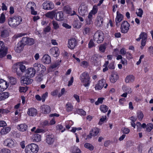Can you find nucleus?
I'll return each instance as SVG.
<instances>
[{
  "label": "nucleus",
  "mask_w": 153,
  "mask_h": 153,
  "mask_svg": "<svg viewBox=\"0 0 153 153\" xmlns=\"http://www.w3.org/2000/svg\"><path fill=\"white\" fill-rule=\"evenodd\" d=\"M77 44L76 39L74 38H72L68 41V47L72 49L76 46Z\"/></svg>",
  "instance_id": "9d476101"
},
{
  "label": "nucleus",
  "mask_w": 153,
  "mask_h": 153,
  "mask_svg": "<svg viewBox=\"0 0 153 153\" xmlns=\"http://www.w3.org/2000/svg\"><path fill=\"white\" fill-rule=\"evenodd\" d=\"M10 128L9 127H7L2 129L0 131L1 134H7L10 131Z\"/></svg>",
  "instance_id": "c9c22d12"
},
{
  "label": "nucleus",
  "mask_w": 153,
  "mask_h": 153,
  "mask_svg": "<svg viewBox=\"0 0 153 153\" xmlns=\"http://www.w3.org/2000/svg\"><path fill=\"white\" fill-rule=\"evenodd\" d=\"M48 92H46L42 95V102H44L45 101V98L48 97Z\"/></svg>",
  "instance_id": "052dcab7"
},
{
  "label": "nucleus",
  "mask_w": 153,
  "mask_h": 153,
  "mask_svg": "<svg viewBox=\"0 0 153 153\" xmlns=\"http://www.w3.org/2000/svg\"><path fill=\"white\" fill-rule=\"evenodd\" d=\"M9 96V94L7 92L0 93V100H4L7 98Z\"/></svg>",
  "instance_id": "c756f323"
},
{
  "label": "nucleus",
  "mask_w": 153,
  "mask_h": 153,
  "mask_svg": "<svg viewBox=\"0 0 153 153\" xmlns=\"http://www.w3.org/2000/svg\"><path fill=\"white\" fill-rule=\"evenodd\" d=\"M97 58V57L96 55H94L91 57V59L92 62H95V61H96Z\"/></svg>",
  "instance_id": "e2e57ef3"
},
{
  "label": "nucleus",
  "mask_w": 153,
  "mask_h": 153,
  "mask_svg": "<svg viewBox=\"0 0 153 153\" xmlns=\"http://www.w3.org/2000/svg\"><path fill=\"white\" fill-rule=\"evenodd\" d=\"M106 44H103L100 45L99 48V50L101 52H104L106 48Z\"/></svg>",
  "instance_id": "c03bdc74"
},
{
  "label": "nucleus",
  "mask_w": 153,
  "mask_h": 153,
  "mask_svg": "<svg viewBox=\"0 0 153 153\" xmlns=\"http://www.w3.org/2000/svg\"><path fill=\"white\" fill-rule=\"evenodd\" d=\"M123 16L118 11L117 12V16L115 19L116 25L117 26H119L118 23L123 19Z\"/></svg>",
  "instance_id": "a211bd4d"
},
{
  "label": "nucleus",
  "mask_w": 153,
  "mask_h": 153,
  "mask_svg": "<svg viewBox=\"0 0 153 153\" xmlns=\"http://www.w3.org/2000/svg\"><path fill=\"white\" fill-rule=\"evenodd\" d=\"M28 38L23 37L22 38L21 41L19 42H21L22 44L24 46L27 45L28 42Z\"/></svg>",
  "instance_id": "a18cd8bd"
},
{
  "label": "nucleus",
  "mask_w": 153,
  "mask_h": 153,
  "mask_svg": "<svg viewBox=\"0 0 153 153\" xmlns=\"http://www.w3.org/2000/svg\"><path fill=\"white\" fill-rule=\"evenodd\" d=\"M71 7L68 5L65 6L63 8V11L66 13L70 14L71 13Z\"/></svg>",
  "instance_id": "4c0bfd02"
},
{
  "label": "nucleus",
  "mask_w": 153,
  "mask_h": 153,
  "mask_svg": "<svg viewBox=\"0 0 153 153\" xmlns=\"http://www.w3.org/2000/svg\"><path fill=\"white\" fill-rule=\"evenodd\" d=\"M134 77L132 75H131L128 76L125 79L126 82L127 83L132 82L134 80Z\"/></svg>",
  "instance_id": "bb28decb"
},
{
  "label": "nucleus",
  "mask_w": 153,
  "mask_h": 153,
  "mask_svg": "<svg viewBox=\"0 0 153 153\" xmlns=\"http://www.w3.org/2000/svg\"><path fill=\"white\" fill-rule=\"evenodd\" d=\"M23 83L24 84L28 85L31 84L33 81V80L28 77H24L22 80Z\"/></svg>",
  "instance_id": "7c9ffc66"
},
{
  "label": "nucleus",
  "mask_w": 153,
  "mask_h": 153,
  "mask_svg": "<svg viewBox=\"0 0 153 153\" xmlns=\"http://www.w3.org/2000/svg\"><path fill=\"white\" fill-rule=\"evenodd\" d=\"M82 128H73L71 130L73 133H75L76 131H78L81 130Z\"/></svg>",
  "instance_id": "69168bd1"
},
{
  "label": "nucleus",
  "mask_w": 153,
  "mask_h": 153,
  "mask_svg": "<svg viewBox=\"0 0 153 153\" xmlns=\"http://www.w3.org/2000/svg\"><path fill=\"white\" fill-rule=\"evenodd\" d=\"M7 48L5 45L4 43L0 41V57L2 58L5 56L7 53Z\"/></svg>",
  "instance_id": "423d86ee"
},
{
  "label": "nucleus",
  "mask_w": 153,
  "mask_h": 153,
  "mask_svg": "<svg viewBox=\"0 0 153 153\" xmlns=\"http://www.w3.org/2000/svg\"><path fill=\"white\" fill-rule=\"evenodd\" d=\"M27 89L28 88L27 87H20L19 91L20 92H25Z\"/></svg>",
  "instance_id": "603ef678"
},
{
  "label": "nucleus",
  "mask_w": 153,
  "mask_h": 153,
  "mask_svg": "<svg viewBox=\"0 0 153 153\" xmlns=\"http://www.w3.org/2000/svg\"><path fill=\"white\" fill-rule=\"evenodd\" d=\"M153 125L151 123H149L146 125V130L148 132H150L151 131L153 128Z\"/></svg>",
  "instance_id": "49530a36"
},
{
  "label": "nucleus",
  "mask_w": 153,
  "mask_h": 153,
  "mask_svg": "<svg viewBox=\"0 0 153 153\" xmlns=\"http://www.w3.org/2000/svg\"><path fill=\"white\" fill-rule=\"evenodd\" d=\"M144 39H143L142 40L141 42V46L140 47L142 49L143 48V47L145 45L146 43V41L147 39H146V36L145 35H144Z\"/></svg>",
  "instance_id": "de8ad7c7"
},
{
  "label": "nucleus",
  "mask_w": 153,
  "mask_h": 153,
  "mask_svg": "<svg viewBox=\"0 0 153 153\" xmlns=\"http://www.w3.org/2000/svg\"><path fill=\"white\" fill-rule=\"evenodd\" d=\"M122 88L127 93H130L131 92V88L128 87H126L125 86H123L122 87Z\"/></svg>",
  "instance_id": "8fccbe9b"
},
{
  "label": "nucleus",
  "mask_w": 153,
  "mask_h": 153,
  "mask_svg": "<svg viewBox=\"0 0 153 153\" xmlns=\"http://www.w3.org/2000/svg\"><path fill=\"white\" fill-rule=\"evenodd\" d=\"M50 53L55 57H57L59 55V52L58 48L53 47L50 50Z\"/></svg>",
  "instance_id": "ddd939ff"
},
{
  "label": "nucleus",
  "mask_w": 153,
  "mask_h": 153,
  "mask_svg": "<svg viewBox=\"0 0 153 153\" xmlns=\"http://www.w3.org/2000/svg\"><path fill=\"white\" fill-rule=\"evenodd\" d=\"M43 9L45 10H51L54 8V5L52 3L44 2L42 4Z\"/></svg>",
  "instance_id": "f8f14e48"
},
{
  "label": "nucleus",
  "mask_w": 153,
  "mask_h": 153,
  "mask_svg": "<svg viewBox=\"0 0 153 153\" xmlns=\"http://www.w3.org/2000/svg\"><path fill=\"white\" fill-rule=\"evenodd\" d=\"M143 11L142 9L139 8L138 10L136 12V13L137 14V16L140 17H141L142 16V15L143 14Z\"/></svg>",
  "instance_id": "3c124183"
},
{
  "label": "nucleus",
  "mask_w": 153,
  "mask_h": 153,
  "mask_svg": "<svg viewBox=\"0 0 153 153\" xmlns=\"http://www.w3.org/2000/svg\"><path fill=\"white\" fill-rule=\"evenodd\" d=\"M36 127H33L31 129V131H34L35 133H44L45 132V130L43 129L37 128L36 130Z\"/></svg>",
  "instance_id": "72a5a7b5"
},
{
  "label": "nucleus",
  "mask_w": 153,
  "mask_h": 153,
  "mask_svg": "<svg viewBox=\"0 0 153 153\" xmlns=\"http://www.w3.org/2000/svg\"><path fill=\"white\" fill-rule=\"evenodd\" d=\"M34 5L33 3L31 2H29L26 6V9L27 10H29L30 9L31 10V14L33 15H35L37 14V12L34 10L33 6Z\"/></svg>",
  "instance_id": "4468645a"
},
{
  "label": "nucleus",
  "mask_w": 153,
  "mask_h": 153,
  "mask_svg": "<svg viewBox=\"0 0 153 153\" xmlns=\"http://www.w3.org/2000/svg\"><path fill=\"white\" fill-rule=\"evenodd\" d=\"M56 18L57 20L62 21L64 19L63 13L62 11H59L56 13Z\"/></svg>",
  "instance_id": "393cba45"
},
{
  "label": "nucleus",
  "mask_w": 153,
  "mask_h": 153,
  "mask_svg": "<svg viewBox=\"0 0 153 153\" xmlns=\"http://www.w3.org/2000/svg\"><path fill=\"white\" fill-rule=\"evenodd\" d=\"M13 69L14 71L16 72L17 75L19 76L21 75L22 72H24L25 71L26 67L23 64L18 63L13 65Z\"/></svg>",
  "instance_id": "f03ea898"
},
{
  "label": "nucleus",
  "mask_w": 153,
  "mask_h": 153,
  "mask_svg": "<svg viewBox=\"0 0 153 153\" xmlns=\"http://www.w3.org/2000/svg\"><path fill=\"white\" fill-rule=\"evenodd\" d=\"M5 21L4 15L3 13H2L0 17V23H3Z\"/></svg>",
  "instance_id": "4d7b16f0"
},
{
  "label": "nucleus",
  "mask_w": 153,
  "mask_h": 153,
  "mask_svg": "<svg viewBox=\"0 0 153 153\" xmlns=\"http://www.w3.org/2000/svg\"><path fill=\"white\" fill-rule=\"evenodd\" d=\"M100 129L97 128H92L90 131L89 134H98V133H100Z\"/></svg>",
  "instance_id": "58836bf2"
},
{
  "label": "nucleus",
  "mask_w": 153,
  "mask_h": 153,
  "mask_svg": "<svg viewBox=\"0 0 153 153\" xmlns=\"http://www.w3.org/2000/svg\"><path fill=\"white\" fill-rule=\"evenodd\" d=\"M104 99V98L103 97H100L98 98L97 101L95 102V105H97L100 103H102Z\"/></svg>",
  "instance_id": "5fc2aeb1"
},
{
  "label": "nucleus",
  "mask_w": 153,
  "mask_h": 153,
  "mask_svg": "<svg viewBox=\"0 0 153 153\" xmlns=\"http://www.w3.org/2000/svg\"><path fill=\"white\" fill-rule=\"evenodd\" d=\"M103 20L102 16H97L95 22V25L97 27H101L103 26Z\"/></svg>",
  "instance_id": "9b49d317"
},
{
  "label": "nucleus",
  "mask_w": 153,
  "mask_h": 153,
  "mask_svg": "<svg viewBox=\"0 0 153 153\" xmlns=\"http://www.w3.org/2000/svg\"><path fill=\"white\" fill-rule=\"evenodd\" d=\"M136 125L137 127L138 130L140 129V128H141V124L140 122H137Z\"/></svg>",
  "instance_id": "774afa93"
},
{
  "label": "nucleus",
  "mask_w": 153,
  "mask_h": 153,
  "mask_svg": "<svg viewBox=\"0 0 153 153\" xmlns=\"http://www.w3.org/2000/svg\"><path fill=\"white\" fill-rule=\"evenodd\" d=\"M7 82L4 80L0 79V91H4L7 88Z\"/></svg>",
  "instance_id": "4be33fe9"
},
{
  "label": "nucleus",
  "mask_w": 153,
  "mask_h": 153,
  "mask_svg": "<svg viewBox=\"0 0 153 153\" xmlns=\"http://www.w3.org/2000/svg\"><path fill=\"white\" fill-rule=\"evenodd\" d=\"M24 47V46L22 44L21 42H19L15 47V51L18 53H20L22 51Z\"/></svg>",
  "instance_id": "a878e982"
},
{
  "label": "nucleus",
  "mask_w": 153,
  "mask_h": 153,
  "mask_svg": "<svg viewBox=\"0 0 153 153\" xmlns=\"http://www.w3.org/2000/svg\"><path fill=\"white\" fill-rule=\"evenodd\" d=\"M4 146L11 148L13 146L14 142L12 139L9 138L4 140Z\"/></svg>",
  "instance_id": "f3484780"
},
{
  "label": "nucleus",
  "mask_w": 153,
  "mask_h": 153,
  "mask_svg": "<svg viewBox=\"0 0 153 153\" xmlns=\"http://www.w3.org/2000/svg\"><path fill=\"white\" fill-rule=\"evenodd\" d=\"M22 20L20 16H14L9 19L8 24L11 27H16L20 24Z\"/></svg>",
  "instance_id": "f257e3e1"
},
{
  "label": "nucleus",
  "mask_w": 153,
  "mask_h": 153,
  "mask_svg": "<svg viewBox=\"0 0 153 153\" xmlns=\"http://www.w3.org/2000/svg\"><path fill=\"white\" fill-rule=\"evenodd\" d=\"M1 31V36L2 38H5L9 35V32L8 28L4 27H0Z\"/></svg>",
  "instance_id": "1a4fd4ad"
},
{
  "label": "nucleus",
  "mask_w": 153,
  "mask_h": 153,
  "mask_svg": "<svg viewBox=\"0 0 153 153\" xmlns=\"http://www.w3.org/2000/svg\"><path fill=\"white\" fill-rule=\"evenodd\" d=\"M43 76L42 75H38L36 77V79L39 82H40L43 80Z\"/></svg>",
  "instance_id": "13d9d810"
},
{
  "label": "nucleus",
  "mask_w": 153,
  "mask_h": 153,
  "mask_svg": "<svg viewBox=\"0 0 153 153\" xmlns=\"http://www.w3.org/2000/svg\"><path fill=\"white\" fill-rule=\"evenodd\" d=\"M76 113L81 115L85 116L86 115V112L82 109H78L76 111Z\"/></svg>",
  "instance_id": "ea45409f"
},
{
  "label": "nucleus",
  "mask_w": 153,
  "mask_h": 153,
  "mask_svg": "<svg viewBox=\"0 0 153 153\" xmlns=\"http://www.w3.org/2000/svg\"><path fill=\"white\" fill-rule=\"evenodd\" d=\"M70 151L72 153H81V151L77 147L74 146L71 148Z\"/></svg>",
  "instance_id": "473e14b6"
},
{
  "label": "nucleus",
  "mask_w": 153,
  "mask_h": 153,
  "mask_svg": "<svg viewBox=\"0 0 153 153\" xmlns=\"http://www.w3.org/2000/svg\"><path fill=\"white\" fill-rule=\"evenodd\" d=\"M100 108L101 111L103 113L107 112L108 110V107L105 105H102L100 106Z\"/></svg>",
  "instance_id": "79ce46f5"
},
{
  "label": "nucleus",
  "mask_w": 153,
  "mask_h": 153,
  "mask_svg": "<svg viewBox=\"0 0 153 153\" xmlns=\"http://www.w3.org/2000/svg\"><path fill=\"white\" fill-rule=\"evenodd\" d=\"M7 124L4 121H0V126L4 127L6 126Z\"/></svg>",
  "instance_id": "338daca9"
},
{
  "label": "nucleus",
  "mask_w": 153,
  "mask_h": 153,
  "mask_svg": "<svg viewBox=\"0 0 153 153\" xmlns=\"http://www.w3.org/2000/svg\"><path fill=\"white\" fill-rule=\"evenodd\" d=\"M27 114L29 116L33 117L36 116L37 111L34 108H31L28 109Z\"/></svg>",
  "instance_id": "5701e85b"
},
{
  "label": "nucleus",
  "mask_w": 153,
  "mask_h": 153,
  "mask_svg": "<svg viewBox=\"0 0 153 153\" xmlns=\"http://www.w3.org/2000/svg\"><path fill=\"white\" fill-rule=\"evenodd\" d=\"M87 6L85 4H81L78 9L79 14L82 16H84L87 13Z\"/></svg>",
  "instance_id": "6e6552de"
},
{
  "label": "nucleus",
  "mask_w": 153,
  "mask_h": 153,
  "mask_svg": "<svg viewBox=\"0 0 153 153\" xmlns=\"http://www.w3.org/2000/svg\"><path fill=\"white\" fill-rule=\"evenodd\" d=\"M41 136L40 134H34L32 137V140L34 142H39L41 140Z\"/></svg>",
  "instance_id": "c85d7f7f"
},
{
  "label": "nucleus",
  "mask_w": 153,
  "mask_h": 153,
  "mask_svg": "<svg viewBox=\"0 0 153 153\" xmlns=\"http://www.w3.org/2000/svg\"><path fill=\"white\" fill-rule=\"evenodd\" d=\"M118 79V76L116 72L113 71L112 72L111 77L110 78V82L111 83H114L117 81Z\"/></svg>",
  "instance_id": "aec40b11"
},
{
  "label": "nucleus",
  "mask_w": 153,
  "mask_h": 153,
  "mask_svg": "<svg viewBox=\"0 0 153 153\" xmlns=\"http://www.w3.org/2000/svg\"><path fill=\"white\" fill-rule=\"evenodd\" d=\"M106 116H102V117L100 119L98 124L100 125H101L102 124L103 122L106 119Z\"/></svg>",
  "instance_id": "6e6d98bb"
},
{
  "label": "nucleus",
  "mask_w": 153,
  "mask_h": 153,
  "mask_svg": "<svg viewBox=\"0 0 153 153\" xmlns=\"http://www.w3.org/2000/svg\"><path fill=\"white\" fill-rule=\"evenodd\" d=\"M58 90L57 89H56L53 91L51 92V95L54 96L57 95L58 92Z\"/></svg>",
  "instance_id": "0e129e2a"
},
{
  "label": "nucleus",
  "mask_w": 153,
  "mask_h": 153,
  "mask_svg": "<svg viewBox=\"0 0 153 153\" xmlns=\"http://www.w3.org/2000/svg\"><path fill=\"white\" fill-rule=\"evenodd\" d=\"M94 15V14H93V13H92V12H90L89 13V14L88 16V18L89 19V22L88 21L87 22V24H91V23L92 22L91 21V19L92 18L93 15Z\"/></svg>",
  "instance_id": "09e8293b"
},
{
  "label": "nucleus",
  "mask_w": 153,
  "mask_h": 153,
  "mask_svg": "<svg viewBox=\"0 0 153 153\" xmlns=\"http://www.w3.org/2000/svg\"><path fill=\"white\" fill-rule=\"evenodd\" d=\"M67 107V111L68 112H70L72 111L73 108V106L71 103L68 102L66 105Z\"/></svg>",
  "instance_id": "a19ab883"
},
{
  "label": "nucleus",
  "mask_w": 153,
  "mask_h": 153,
  "mask_svg": "<svg viewBox=\"0 0 153 153\" xmlns=\"http://www.w3.org/2000/svg\"><path fill=\"white\" fill-rule=\"evenodd\" d=\"M34 68H30L28 69L27 74L28 77H33L36 73V71Z\"/></svg>",
  "instance_id": "dca6fc26"
},
{
  "label": "nucleus",
  "mask_w": 153,
  "mask_h": 153,
  "mask_svg": "<svg viewBox=\"0 0 153 153\" xmlns=\"http://www.w3.org/2000/svg\"><path fill=\"white\" fill-rule=\"evenodd\" d=\"M54 136L53 134H48L46 136V140L49 144L53 143L54 141Z\"/></svg>",
  "instance_id": "b1692460"
},
{
  "label": "nucleus",
  "mask_w": 153,
  "mask_h": 153,
  "mask_svg": "<svg viewBox=\"0 0 153 153\" xmlns=\"http://www.w3.org/2000/svg\"><path fill=\"white\" fill-rule=\"evenodd\" d=\"M56 14V11L55 10L47 13L46 14V16L47 17L53 19Z\"/></svg>",
  "instance_id": "f704fd0d"
},
{
  "label": "nucleus",
  "mask_w": 153,
  "mask_h": 153,
  "mask_svg": "<svg viewBox=\"0 0 153 153\" xmlns=\"http://www.w3.org/2000/svg\"><path fill=\"white\" fill-rule=\"evenodd\" d=\"M130 26L129 24L127 21H123L120 27L121 32L123 33H126L128 31Z\"/></svg>",
  "instance_id": "0eeeda50"
},
{
  "label": "nucleus",
  "mask_w": 153,
  "mask_h": 153,
  "mask_svg": "<svg viewBox=\"0 0 153 153\" xmlns=\"http://www.w3.org/2000/svg\"><path fill=\"white\" fill-rule=\"evenodd\" d=\"M17 128L19 131H24L26 130L27 128V126L25 124H22L19 125L17 127Z\"/></svg>",
  "instance_id": "2f4dec72"
},
{
  "label": "nucleus",
  "mask_w": 153,
  "mask_h": 153,
  "mask_svg": "<svg viewBox=\"0 0 153 153\" xmlns=\"http://www.w3.org/2000/svg\"><path fill=\"white\" fill-rule=\"evenodd\" d=\"M84 146L85 148L88 149L91 151L93 150L94 149V146L91 144L88 143H85L84 145Z\"/></svg>",
  "instance_id": "37998d69"
},
{
  "label": "nucleus",
  "mask_w": 153,
  "mask_h": 153,
  "mask_svg": "<svg viewBox=\"0 0 153 153\" xmlns=\"http://www.w3.org/2000/svg\"><path fill=\"white\" fill-rule=\"evenodd\" d=\"M122 132L123 134H128L130 131L129 129L125 128H124L122 130Z\"/></svg>",
  "instance_id": "680f3d73"
},
{
  "label": "nucleus",
  "mask_w": 153,
  "mask_h": 153,
  "mask_svg": "<svg viewBox=\"0 0 153 153\" xmlns=\"http://www.w3.org/2000/svg\"><path fill=\"white\" fill-rule=\"evenodd\" d=\"M42 60V62L45 64H49L51 61V58L48 54H45L44 55Z\"/></svg>",
  "instance_id": "6ab92c4d"
},
{
  "label": "nucleus",
  "mask_w": 153,
  "mask_h": 153,
  "mask_svg": "<svg viewBox=\"0 0 153 153\" xmlns=\"http://www.w3.org/2000/svg\"><path fill=\"white\" fill-rule=\"evenodd\" d=\"M137 117L139 121H141L144 117V114L143 112L140 111L137 112Z\"/></svg>",
  "instance_id": "e433bc0d"
},
{
  "label": "nucleus",
  "mask_w": 153,
  "mask_h": 153,
  "mask_svg": "<svg viewBox=\"0 0 153 153\" xmlns=\"http://www.w3.org/2000/svg\"><path fill=\"white\" fill-rule=\"evenodd\" d=\"M28 42H27V45H31L34 44V40L32 38H28Z\"/></svg>",
  "instance_id": "864d4df0"
},
{
  "label": "nucleus",
  "mask_w": 153,
  "mask_h": 153,
  "mask_svg": "<svg viewBox=\"0 0 153 153\" xmlns=\"http://www.w3.org/2000/svg\"><path fill=\"white\" fill-rule=\"evenodd\" d=\"M39 150L37 145L34 143H31L27 146L25 148L26 153H37Z\"/></svg>",
  "instance_id": "20e7f679"
},
{
  "label": "nucleus",
  "mask_w": 153,
  "mask_h": 153,
  "mask_svg": "<svg viewBox=\"0 0 153 153\" xmlns=\"http://www.w3.org/2000/svg\"><path fill=\"white\" fill-rule=\"evenodd\" d=\"M53 26L54 28L55 29H57L58 28H59V26L57 22L56 21H53Z\"/></svg>",
  "instance_id": "bf43d9fd"
},
{
  "label": "nucleus",
  "mask_w": 153,
  "mask_h": 153,
  "mask_svg": "<svg viewBox=\"0 0 153 153\" xmlns=\"http://www.w3.org/2000/svg\"><path fill=\"white\" fill-rule=\"evenodd\" d=\"M34 68L35 70H37V71H44L46 70L45 66L38 63H36L34 64Z\"/></svg>",
  "instance_id": "2eb2a0df"
},
{
  "label": "nucleus",
  "mask_w": 153,
  "mask_h": 153,
  "mask_svg": "<svg viewBox=\"0 0 153 153\" xmlns=\"http://www.w3.org/2000/svg\"><path fill=\"white\" fill-rule=\"evenodd\" d=\"M103 80H101L99 81V83L96 85L95 88L96 89L100 90L104 86Z\"/></svg>",
  "instance_id": "cd10ccee"
},
{
  "label": "nucleus",
  "mask_w": 153,
  "mask_h": 153,
  "mask_svg": "<svg viewBox=\"0 0 153 153\" xmlns=\"http://www.w3.org/2000/svg\"><path fill=\"white\" fill-rule=\"evenodd\" d=\"M104 34L100 30L96 32L94 36V40L98 43H102L104 39Z\"/></svg>",
  "instance_id": "39448f33"
},
{
  "label": "nucleus",
  "mask_w": 153,
  "mask_h": 153,
  "mask_svg": "<svg viewBox=\"0 0 153 153\" xmlns=\"http://www.w3.org/2000/svg\"><path fill=\"white\" fill-rule=\"evenodd\" d=\"M42 112L45 114L49 113L51 111L50 106L47 105H43L41 107Z\"/></svg>",
  "instance_id": "412c9836"
},
{
  "label": "nucleus",
  "mask_w": 153,
  "mask_h": 153,
  "mask_svg": "<svg viewBox=\"0 0 153 153\" xmlns=\"http://www.w3.org/2000/svg\"><path fill=\"white\" fill-rule=\"evenodd\" d=\"M90 77L89 74L87 72L83 73L80 76L79 79L85 87L88 86L90 84Z\"/></svg>",
  "instance_id": "7ed1b4c3"
}]
</instances>
